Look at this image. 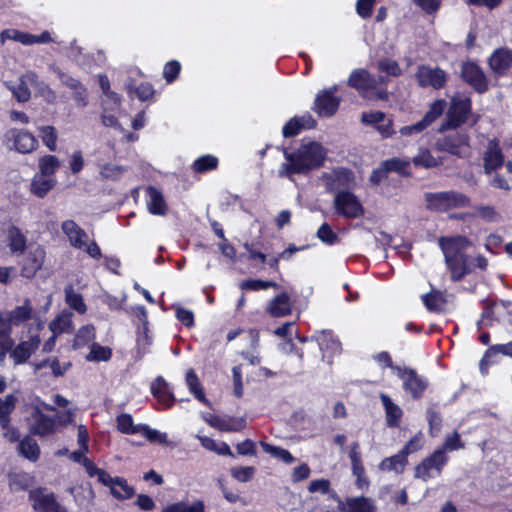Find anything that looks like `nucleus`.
I'll use <instances>...</instances> for the list:
<instances>
[{"label": "nucleus", "instance_id": "nucleus-1", "mask_svg": "<svg viewBox=\"0 0 512 512\" xmlns=\"http://www.w3.org/2000/svg\"><path fill=\"white\" fill-rule=\"evenodd\" d=\"M439 246L444 254L445 263L451 272L452 281H460L473 271L469 250L470 240L464 236L441 237Z\"/></svg>", "mask_w": 512, "mask_h": 512}, {"label": "nucleus", "instance_id": "nucleus-2", "mask_svg": "<svg viewBox=\"0 0 512 512\" xmlns=\"http://www.w3.org/2000/svg\"><path fill=\"white\" fill-rule=\"evenodd\" d=\"M326 154V150L317 142L304 143L295 152L285 151L287 163L282 164L280 175L306 174L318 169L324 164Z\"/></svg>", "mask_w": 512, "mask_h": 512}, {"label": "nucleus", "instance_id": "nucleus-3", "mask_svg": "<svg viewBox=\"0 0 512 512\" xmlns=\"http://www.w3.org/2000/svg\"><path fill=\"white\" fill-rule=\"evenodd\" d=\"M424 200L426 208L436 212L463 208L469 204V198L466 195L453 190L425 193Z\"/></svg>", "mask_w": 512, "mask_h": 512}, {"label": "nucleus", "instance_id": "nucleus-4", "mask_svg": "<svg viewBox=\"0 0 512 512\" xmlns=\"http://www.w3.org/2000/svg\"><path fill=\"white\" fill-rule=\"evenodd\" d=\"M471 113V99L463 96H454L447 113V121L442 124L441 130L457 128L464 124Z\"/></svg>", "mask_w": 512, "mask_h": 512}, {"label": "nucleus", "instance_id": "nucleus-5", "mask_svg": "<svg viewBox=\"0 0 512 512\" xmlns=\"http://www.w3.org/2000/svg\"><path fill=\"white\" fill-rule=\"evenodd\" d=\"M415 78L422 88L432 87L435 90H440L445 87L448 74L439 67L420 65L415 73Z\"/></svg>", "mask_w": 512, "mask_h": 512}, {"label": "nucleus", "instance_id": "nucleus-6", "mask_svg": "<svg viewBox=\"0 0 512 512\" xmlns=\"http://www.w3.org/2000/svg\"><path fill=\"white\" fill-rule=\"evenodd\" d=\"M334 208L336 212L346 218H359L364 209L357 197L348 190H341L335 194Z\"/></svg>", "mask_w": 512, "mask_h": 512}, {"label": "nucleus", "instance_id": "nucleus-7", "mask_svg": "<svg viewBox=\"0 0 512 512\" xmlns=\"http://www.w3.org/2000/svg\"><path fill=\"white\" fill-rule=\"evenodd\" d=\"M447 460L444 448L437 449L416 466L415 477L427 481L432 477L431 471H436L437 475H440Z\"/></svg>", "mask_w": 512, "mask_h": 512}, {"label": "nucleus", "instance_id": "nucleus-8", "mask_svg": "<svg viewBox=\"0 0 512 512\" xmlns=\"http://www.w3.org/2000/svg\"><path fill=\"white\" fill-rule=\"evenodd\" d=\"M395 372L402 379L405 391L409 392L414 399H419L428 386L427 380L410 368L396 367Z\"/></svg>", "mask_w": 512, "mask_h": 512}, {"label": "nucleus", "instance_id": "nucleus-9", "mask_svg": "<svg viewBox=\"0 0 512 512\" xmlns=\"http://www.w3.org/2000/svg\"><path fill=\"white\" fill-rule=\"evenodd\" d=\"M446 107V101L443 99L436 100L430 106V109L426 112L424 117L418 121L417 123L404 126L400 129V133L403 136H408L412 134H418L426 129L433 121H435L438 117H440Z\"/></svg>", "mask_w": 512, "mask_h": 512}, {"label": "nucleus", "instance_id": "nucleus-10", "mask_svg": "<svg viewBox=\"0 0 512 512\" xmlns=\"http://www.w3.org/2000/svg\"><path fill=\"white\" fill-rule=\"evenodd\" d=\"M30 420V432L33 435L45 437L56 431L55 417L44 414L39 406H33Z\"/></svg>", "mask_w": 512, "mask_h": 512}, {"label": "nucleus", "instance_id": "nucleus-11", "mask_svg": "<svg viewBox=\"0 0 512 512\" xmlns=\"http://www.w3.org/2000/svg\"><path fill=\"white\" fill-rule=\"evenodd\" d=\"M461 77L480 94L488 90V79L483 70L474 62L462 64Z\"/></svg>", "mask_w": 512, "mask_h": 512}, {"label": "nucleus", "instance_id": "nucleus-12", "mask_svg": "<svg viewBox=\"0 0 512 512\" xmlns=\"http://www.w3.org/2000/svg\"><path fill=\"white\" fill-rule=\"evenodd\" d=\"M337 86L323 90L315 99L314 110L320 115L330 117L338 110L340 99L335 97Z\"/></svg>", "mask_w": 512, "mask_h": 512}, {"label": "nucleus", "instance_id": "nucleus-13", "mask_svg": "<svg viewBox=\"0 0 512 512\" xmlns=\"http://www.w3.org/2000/svg\"><path fill=\"white\" fill-rule=\"evenodd\" d=\"M322 179L325 182L326 190L329 192L341 191L348 188L354 180L353 172L346 168H337L332 172L323 173Z\"/></svg>", "mask_w": 512, "mask_h": 512}, {"label": "nucleus", "instance_id": "nucleus-14", "mask_svg": "<svg viewBox=\"0 0 512 512\" xmlns=\"http://www.w3.org/2000/svg\"><path fill=\"white\" fill-rule=\"evenodd\" d=\"M137 316L141 322L137 329V357L140 359L149 352V348L152 344V337L148 330L147 311L145 307L139 306L136 308Z\"/></svg>", "mask_w": 512, "mask_h": 512}, {"label": "nucleus", "instance_id": "nucleus-15", "mask_svg": "<svg viewBox=\"0 0 512 512\" xmlns=\"http://www.w3.org/2000/svg\"><path fill=\"white\" fill-rule=\"evenodd\" d=\"M468 140L469 137L466 133L455 131L439 138L436 142V147L440 151L460 156V149L468 146Z\"/></svg>", "mask_w": 512, "mask_h": 512}, {"label": "nucleus", "instance_id": "nucleus-16", "mask_svg": "<svg viewBox=\"0 0 512 512\" xmlns=\"http://www.w3.org/2000/svg\"><path fill=\"white\" fill-rule=\"evenodd\" d=\"M44 258L45 251L41 246L31 248L23 259L22 275L26 278L34 277L43 266Z\"/></svg>", "mask_w": 512, "mask_h": 512}, {"label": "nucleus", "instance_id": "nucleus-17", "mask_svg": "<svg viewBox=\"0 0 512 512\" xmlns=\"http://www.w3.org/2000/svg\"><path fill=\"white\" fill-rule=\"evenodd\" d=\"M7 138L13 141L14 148L23 154L31 153L38 146V141L33 134L28 131L11 129L6 134Z\"/></svg>", "mask_w": 512, "mask_h": 512}, {"label": "nucleus", "instance_id": "nucleus-18", "mask_svg": "<svg viewBox=\"0 0 512 512\" xmlns=\"http://www.w3.org/2000/svg\"><path fill=\"white\" fill-rule=\"evenodd\" d=\"M33 501V508L37 512H67L53 496V494H44L41 490H32L29 493Z\"/></svg>", "mask_w": 512, "mask_h": 512}, {"label": "nucleus", "instance_id": "nucleus-19", "mask_svg": "<svg viewBox=\"0 0 512 512\" xmlns=\"http://www.w3.org/2000/svg\"><path fill=\"white\" fill-rule=\"evenodd\" d=\"M12 327H24L35 316L34 309L29 299H25L22 305L10 311H4Z\"/></svg>", "mask_w": 512, "mask_h": 512}, {"label": "nucleus", "instance_id": "nucleus-20", "mask_svg": "<svg viewBox=\"0 0 512 512\" xmlns=\"http://www.w3.org/2000/svg\"><path fill=\"white\" fill-rule=\"evenodd\" d=\"M39 345V336L33 335L28 340L20 342L15 348L12 347L10 357L14 360L15 364H23L38 349Z\"/></svg>", "mask_w": 512, "mask_h": 512}, {"label": "nucleus", "instance_id": "nucleus-21", "mask_svg": "<svg viewBox=\"0 0 512 512\" xmlns=\"http://www.w3.org/2000/svg\"><path fill=\"white\" fill-rule=\"evenodd\" d=\"M61 229L63 233L68 237L69 243L76 249H84L89 241L88 234L73 220H65Z\"/></svg>", "mask_w": 512, "mask_h": 512}, {"label": "nucleus", "instance_id": "nucleus-22", "mask_svg": "<svg viewBox=\"0 0 512 512\" xmlns=\"http://www.w3.org/2000/svg\"><path fill=\"white\" fill-rule=\"evenodd\" d=\"M348 85L364 95L368 89L377 87V81L367 70L359 69L351 73L348 79Z\"/></svg>", "mask_w": 512, "mask_h": 512}, {"label": "nucleus", "instance_id": "nucleus-23", "mask_svg": "<svg viewBox=\"0 0 512 512\" xmlns=\"http://www.w3.org/2000/svg\"><path fill=\"white\" fill-rule=\"evenodd\" d=\"M338 509L343 512H376L373 501L367 497H350L345 502L339 501Z\"/></svg>", "mask_w": 512, "mask_h": 512}, {"label": "nucleus", "instance_id": "nucleus-24", "mask_svg": "<svg viewBox=\"0 0 512 512\" xmlns=\"http://www.w3.org/2000/svg\"><path fill=\"white\" fill-rule=\"evenodd\" d=\"M484 170L487 174L501 167L503 164V156L499 148L498 141L492 139L488 142V147L483 156Z\"/></svg>", "mask_w": 512, "mask_h": 512}, {"label": "nucleus", "instance_id": "nucleus-25", "mask_svg": "<svg viewBox=\"0 0 512 512\" xmlns=\"http://www.w3.org/2000/svg\"><path fill=\"white\" fill-rule=\"evenodd\" d=\"M151 393L158 402L164 406V408H170L174 401V395L169 388V384L161 376H158L156 380L151 384Z\"/></svg>", "mask_w": 512, "mask_h": 512}, {"label": "nucleus", "instance_id": "nucleus-26", "mask_svg": "<svg viewBox=\"0 0 512 512\" xmlns=\"http://www.w3.org/2000/svg\"><path fill=\"white\" fill-rule=\"evenodd\" d=\"M146 205L148 211L153 215L164 216L167 213V204L160 190L155 187L146 189Z\"/></svg>", "mask_w": 512, "mask_h": 512}, {"label": "nucleus", "instance_id": "nucleus-27", "mask_svg": "<svg viewBox=\"0 0 512 512\" xmlns=\"http://www.w3.org/2000/svg\"><path fill=\"white\" fill-rule=\"evenodd\" d=\"M489 65L496 74H505L512 65V51L506 49L496 50L489 58Z\"/></svg>", "mask_w": 512, "mask_h": 512}, {"label": "nucleus", "instance_id": "nucleus-28", "mask_svg": "<svg viewBox=\"0 0 512 512\" xmlns=\"http://www.w3.org/2000/svg\"><path fill=\"white\" fill-rule=\"evenodd\" d=\"M266 312L276 318L290 315L292 313V307L288 294L283 292L273 298L269 302Z\"/></svg>", "mask_w": 512, "mask_h": 512}, {"label": "nucleus", "instance_id": "nucleus-29", "mask_svg": "<svg viewBox=\"0 0 512 512\" xmlns=\"http://www.w3.org/2000/svg\"><path fill=\"white\" fill-rule=\"evenodd\" d=\"M380 399L385 409L386 425L391 428L398 427L403 415L402 409L386 394H380Z\"/></svg>", "mask_w": 512, "mask_h": 512}, {"label": "nucleus", "instance_id": "nucleus-30", "mask_svg": "<svg viewBox=\"0 0 512 512\" xmlns=\"http://www.w3.org/2000/svg\"><path fill=\"white\" fill-rule=\"evenodd\" d=\"M73 313L69 310L60 312L50 323L49 329L52 334L60 335L70 333L73 330Z\"/></svg>", "mask_w": 512, "mask_h": 512}, {"label": "nucleus", "instance_id": "nucleus-31", "mask_svg": "<svg viewBox=\"0 0 512 512\" xmlns=\"http://www.w3.org/2000/svg\"><path fill=\"white\" fill-rule=\"evenodd\" d=\"M27 239L25 234L16 226H10L7 230V244L13 254H22L26 249Z\"/></svg>", "mask_w": 512, "mask_h": 512}, {"label": "nucleus", "instance_id": "nucleus-32", "mask_svg": "<svg viewBox=\"0 0 512 512\" xmlns=\"http://www.w3.org/2000/svg\"><path fill=\"white\" fill-rule=\"evenodd\" d=\"M26 79L30 82L31 87L36 89L37 93L44 98L47 103H54L56 101V94L50 86L44 81L39 80L35 72H26Z\"/></svg>", "mask_w": 512, "mask_h": 512}, {"label": "nucleus", "instance_id": "nucleus-33", "mask_svg": "<svg viewBox=\"0 0 512 512\" xmlns=\"http://www.w3.org/2000/svg\"><path fill=\"white\" fill-rule=\"evenodd\" d=\"M104 485L108 486L112 495L119 499L130 498L134 493L133 488L127 484L125 479L120 477L113 478L110 476V481H107Z\"/></svg>", "mask_w": 512, "mask_h": 512}, {"label": "nucleus", "instance_id": "nucleus-34", "mask_svg": "<svg viewBox=\"0 0 512 512\" xmlns=\"http://www.w3.org/2000/svg\"><path fill=\"white\" fill-rule=\"evenodd\" d=\"M186 385L190 391L191 394L194 395V397L201 403L205 405H209V401L206 398L203 387L200 383V380L198 376L196 375L195 371L193 369H189L186 373L185 377Z\"/></svg>", "mask_w": 512, "mask_h": 512}, {"label": "nucleus", "instance_id": "nucleus-35", "mask_svg": "<svg viewBox=\"0 0 512 512\" xmlns=\"http://www.w3.org/2000/svg\"><path fill=\"white\" fill-rule=\"evenodd\" d=\"M54 185L55 179L53 177L36 174L31 182V191L35 196L43 198Z\"/></svg>", "mask_w": 512, "mask_h": 512}, {"label": "nucleus", "instance_id": "nucleus-36", "mask_svg": "<svg viewBox=\"0 0 512 512\" xmlns=\"http://www.w3.org/2000/svg\"><path fill=\"white\" fill-rule=\"evenodd\" d=\"M19 454L30 461H36L40 456L37 441L31 436H25L18 445Z\"/></svg>", "mask_w": 512, "mask_h": 512}, {"label": "nucleus", "instance_id": "nucleus-37", "mask_svg": "<svg viewBox=\"0 0 512 512\" xmlns=\"http://www.w3.org/2000/svg\"><path fill=\"white\" fill-rule=\"evenodd\" d=\"M499 353L506 356H512V341L507 344L493 345L485 352L480 362V371L483 374L487 373V368L490 363V359Z\"/></svg>", "mask_w": 512, "mask_h": 512}, {"label": "nucleus", "instance_id": "nucleus-38", "mask_svg": "<svg viewBox=\"0 0 512 512\" xmlns=\"http://www.w3.org/2000/svg\"><path fill=\"white\" fill-rule=\"evenodd\" d=\"M9 487L12 492H19L28 489L32 483L33 478L26 472H13L8 475Z\"/></svg>", "mask_w": 512, "mask_h": 512}, {"label": "nucleus", "instance_id": "nucleus-39", "mask_svg": "<svg viewBox=\"0 0 512 512\" xmlns=\"http://www.w3.org/2000/svg\"><path fill=\"white\" fill-rule=\"evenodd\" d=\"M95 335L96 333L94 325L87 324L80 327L75 334L73 343L74 349H79L92 344L94 342Z\"/></svg>", "mask_w": 512, "mask_h": 512}, {"label": "nucleus", "instance_id": "nucleus-40", "mask_svg": "<svg viewBox=\"0 0 512 512\" xmlns=\"http://www.w3.org/2000/svg\"><path fill=\"white\" fill-rule=\"evenodd\" d=\"M407 464V455L401 450L396 455L383 459L379 465L381 470L402 472Z\"/></svg>", "mask_w": 512, "mask_h": 512}, {"label": "nucleus", "instance_id": "nucleus-41", "mask_svg": "<svg viewBox=\"0 0 512 512\" xmlns=\"http://www.w3.org/2000/svg\"><path fill=\"white\" fill-rule=\"evenodd\" d=\"M12 329L4 311H0V348L11 349L14 346V340L11 337Z\"/></svg>", "mask_w": 512, "mask_h": 512}, {"label": "nucleus", "instance_id": "nucleus-42", "mask_svg": "<svg viewBox=\"0 0 512 512\" xmlns=\"http://www.w3.org/2000/svg\"><path fill=\"white\" fill-rule=\"evenodd\" d=\"M66 304L79 314H85L87 306L84 303L83 297L80 293H77L72 286H68L64 290Z\"/></svg>", "mask_w": 512, "mask_h": 512}, {"label": "nucleus", "instance_id": "nucleus-43", "mask_svg": "<svg viewBox=\"0 0 512 512\" xmlns=\"http://www.w3.org/2000/svg\"><path fill=\"white\" fill-rule=\"evenodd\" d=\"M125 87L128 93L131 94L132 92H135L140 101H147L151 99L155 93V90L150 83H141L136 87L132 79H129L126 82Z\"/></svg>", "mask_w": 512, "mask_h": 512}, {"label": "nucleus", "instance_id": "nucleus-44", "mask_svg": "<svg viewBox=\"0 0 512 512\" xmlns=\"http://www.w3.org/2000/svg\"><path fill=\"white\" fill-rule=\"evenodd\" d=\"M29 86L31 85L26 79L25 73L19 78V83L17 85L8 86V88L18 102H27L31 96Z\"/></svg>", "mask_w": 512, "mask_h": 512}, {"label": "nucleus", "instance_id": "nucleus-45", "mask_svg": "<svg viewBox=\"0 0 512 512\" xmlns=\"http://www.w3.org/2000/svg\"><path fill=\"white\" fill-rule=\"evenodd\" d=\"M116 422H117V429L121 433L127 434V435L139 434L140 427L142 426V424L135 425L133 423L132 416L128 413L120 414L116 418Z\"/></svg>", "mask_w": 512, "mask_h": 512}, {"label": "nucleus", "instance_id": "nucleus-46", "mask_svg": "<svg viewBox=\"0 0 512 512\" xmlns=\"http://www.w3.org/2000/svg\"><path fill=\"white\" fill-rule=\"evenodd\" d=\"M16 397L8 394L4 398H0V425L5 428L9 423V415L14 410Z\"/></svg>", "mask_w": 512, "mask_h": 512}, {"label": "nucleus", "instance_id": "nucleus-47", "mask_svg": "<svg viewBox=\"0 0 512 512\" xmlns=\"http://www.w3.org/2000/svg\"><path fill=\"white\" fill-rule=\"evenodd\" d=\"M9 39L20 42L23 45H32L33 44V35L29 33H25L16 29H6L3 30L0 34V41L2 44Z\"/></svg>", "mask_w": 512, "mask_h": 512}, {"label": "nucleus", "instance_id": "nucleus-48", "mask_svg": "<svg viewBox=\"0 0 512 512\" xmlns=\"http://www.w3.org/2000/svg\"><path fill=\"white\" fill-rule=\"evenodd\" d=\"M45 367H49L55 377H60L63 376L65 372L71 367V363L65 362L61 364L57 358H50L36 364V370H40Z\"/></svg>", "mask_w": 512, "mask_h": 512}, {"label": "nucleus", "instance_id": "nucleus-49", "mask_svg": "<svg viewBox=\"0 0 512 512\" xmlns=\"http://www.w3.org/2000/svg\"><path fill=\"white\" fill-rule=\"evenodd\" d=\"M162 512H204V504L202 501H195L192 504L180 501L166 506Z\"/></svg>", "mask_w": 512, "mask_h": 512}, {"label": "nucleus", "instance_id": "nucleus-50", "mask_svg": "<svg viewBox=\"0 0 512 512\" xmlns=\"http://www.w3.org/2000/svg\"><path fill=\"white\" fill-rule=\"evenodd\" d=\"M59 167L60 161L54 155H45L39 159L40 175L51 177Z\"/></svg>", "mask_w": 512, "mask_h": 512}, {"label": "nucleus", "instance_id": "nucleus-51", "mask_svg": "<svg viewBox=\"0 0 512 512\" xmlns=\"http://www.w3.org/2000/svg\"><path fill=\"white\" fill-rule=\"evenodd\" d=\"M316 341L318 343L319 348L322 351L331 349L333 353H339L341 351V343L334 339L331 333L321 332L317 337Z\"/></svg>", "mask_w": 512, "mask_h": 512}, {"label": "nucleus", "instance_id": "nucleus-52", "mask_svg": "<svg viewBox=\"0 0 512 512\" xmlns=\"http://www.w3.org/2000/svg\"><path fill=\"white\" fill-rule=\"evenodd\" d=\"M39 136L42 139V142L50 151L56 150L57 143V132L53 126H41L38 128Z\"/></svg>", "mask_w": 512, "mask_h": 512}, {"label": "nucleus", "instance_id": "nucleus-53", "mask_svg": "<svg viewBox=\"0 0 512 512\" xmlns=\"http://www.w3.org/2000/svg\"><path fill=\"white\" fill-rule=\"evenodd\" d=\"M112 352L108 347L93 342L90 346V352L86 356L88 361H107L111 358Z\"/></svg>", "mask_w": 512, "mask_h": 512}, {"label": "nucleus", "instance_id": "nucleus-54", "mask_svg": "<svg viewBox=\"0 0 512 512\" xmlns=\"http://www.w3.org/2000/svg\"><path fill=\"white\" fill-rule=\"evenodd\" d=\"M260 445L266 453H269L272 456L279 458L280 460H282L285 463L289 464L295 460L294 457L292 456V454L286 449L273 446V445L263 442V441L260 442Z\"/></svg>", "mask_w": 512, "mask_h": 512}, {"label": "nucleus", "instance_id": "nucleus-55", "mask_svg": "<svg viewBox=\"0 0 512 512\" xmlns=\"http://www.w3.org/2000/svg\"><path fill=\"white\" fill-rule=\"evenodd\" d=\"M218 165V159L211 155H203L196 159L193 163V169L196 172L204 173L213 170Z\"/></svg>", "mask_w": 512, "mask_h": 512}, {"label": "nucleus", "instance_id": "nucleus-56", "mask_svg": "<svg viewBox=\"0 0 512 512\" xmlns=\"http://www.w3.org/2000/svg\"><path fill=\"white\" fill-rule=\"evenodd\" d=\"M413 163L417 167L432 168L439 165V161L434 158L429 150H420V152L413 158Z\"/></svg>", "mask_w": 512, "mask_h": 512}, {"label": "nucleus", "instance_id": "nucleus-57", "mask_svg": "<svg viewBox=\"0 0 512 512\" xmlns=\"http://www.w3.org/2000/svg\"><path fill=\"white\" fill-rule=\"evenodd\" d=\"M139 434L144 436L150 442L163 444L166 443L167 441L166 433L160 432L156 429H152L146 424H142V426L140 427Z\"/></svg>", "mask_w": 512, "mask_h": 512}, {"label": "nucleus", "instance_id": "nucleus-58", "mask_svg": "<svg viewBox=\"0 0 512 512\" xmlns=\"http://www.w3.org/2000/svg\"><path fill=\"white\" fill-rule=\"evenodd\" d=\"M89 477H96L98 482L104 485L107 481H110V475L104 470L96 467V465L90 460H84L83 464Z\"/></svg>", "mask_w": 512, "mask_h": 512}, {"label": "nucleus", "instance_id": "nucleus-59", "mask_svg": "<svg viewBox=\"0 0 512 512\" xmlns=\"http://www.w3.org/2000/svg\"><path fill=\"white\" fill-rule=\"evenodd\" d=\"M277 288L278 285L273 281H264L260 279H249L241 282L240 288L245 290H264L267 288Z\"/></svg>", "mask_w": 512, "mask_h": 512}, {"label": "nucleus", "instance_id": "nucleus-60", "mask_svg": "<svg viewBox=\"0 0 512 512\" xmlns=\"http://www.w3.org/2000/svg\"><path fill=\"white\" fill-rule=\"evenodd\" d=\"M317 237L324 243L328 245L335 244L339 241L338 235L332 230L331 226L328 223H323L318 231Z\"/></svg>", "mask_w": 512, "mask_h": 512}, {"label": "nucleus", "instance_id": "nucleus-61", "mask_svg": "<svg viewBox=\"0 0 512 512\" xmlns=\"http://www.w3.org/2000/svg\"><path fill=\"white\" fill-rule=\"evenodd\" d=\"M50 69L55 73V75L60 79L63 85L68 87L69 89L73 90L76 88H79L81 85V82L77 79L73 78L72 76L64 73L59 67L51 66Z\"/></svg>", "mask_w": 512, "mask_h": 512}, {"label": "nucleus", "instance_id": "nucleus-62", "mask_svg": "<svg viewBox=\"0 0 512 512\" xmlns=\"http://www.w3.org/2000/svg\"><path fill=\"white\" fill-rule=\"evenodd\" d=\"M359 443L353 442L351 444L350 452H349V458L351 461V469L352 472H361V467L363 466L362 459H361V452L359 450Z\"/></svg>", "mask_w": 512, "mask_h": 512}, {"label": "nucleus", "instance_id": "nucleus-63", "mask_svg": "<svg viewBox=\"0 0 512 512\" xmlns=\"http://www.w3.org/2000/svg\"><path fill=\"white\" fill-rule=\"evenodd\" d=\"M181 69V65L178 61H169L166 63L163 69V77L168 84L175 81Z\"/></svg>", "mask_w": 512, "mask_h": 512}, {"label": "nucleus", "instance_id": "nucleus-64", "mask_svg": "<svg viewBox=\"0 0 512 512\" xmlns=\"http://www.w3.org/2000/svg\"><path fill=\"white\" fill-rule=\"evenodd\" d=\"M379 70L386 72L390 76L397 77L401 75V68L394 60L383 59L378 62Z\"/></svg>", "mask_w": 512, "mask_h": 512}]
</instances>
